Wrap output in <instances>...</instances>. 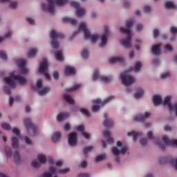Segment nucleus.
<instances>
[{
  "label": "nucleus",
  "instance_id": "nucleus-21",
  "mask_svg": "<svg viewBox=\"0 0 177 177\" xmlns=\"http://www.w3.org/2000/svg\"><path fill=\"white\" fill-rule=\"evenodd\" d=\"M151 52L155 56H158L161 53V44H155L152 46Z\"/></svg>",
  "mask_w": 177,
  "mask_h": 177
},
{
  "label": "nucleus",
  "instance_id": "nucleus-17",
  "mask_svg": "<svg viewBox=\"0 0 177 177\" xmlns=\"http://www.w3.org/2000/svg\"><path fill=\"white\" fill-rule=\"evenodd\" d=\"M127 151H128L127 146L122 147V148L120 151L115 147H113L112 148V153L116 157H118V156H120V154H125V153H127Z\"/></svg>",
  "mask_w": 177,
  "mask_h": 177
},
{
  "label": "nucleus",
  "instance_id": "nucleus-42",
  "mask_svg": "<svg viewBox=\"0 0 177 177\" xmlns=\"http://www.w3.org/2000/svg\"><path fill=\"white\" fill-rule=\"evenodd\" d=\"M80 112L82 114L86 115V117H91V113H89V111L85 108H82Z\"/></svg>",
  "mask_w": 177,
  "mask_h": 177
},
{
  "label": "nucleus",
  "instance_id": "nucleus-54",
  "mask_svg": "<svg viewBox=\"0 0 177 177\" xmlns=\"http://www.w3.org/2000/svg\"><path fill=\"white\" fill-rule=\"evenodd\" d=\"M3 91L5 92V93H6V95H10L12 93V91H10V88L5 86L3 88Z\"/></svg>",
  "mask_w": 177,
  "mask_h": 177
},
{
  "label": "nucleus",
  "instance_id": "nucleus-1",
  "mask_svg": "<svg viewBox=\"0 0 177 177\" xmlns=\"http://www.w3.org/2000/svg\"><path fill=\"white\" fill-rule=\"evenodd\" d=\"M135 20L129 19L126 22V28L121 27L120 31L123 34H127V37L126 39H123L120 41L121 45L124 48H131V39H132V35L131 34V27L133 26Z\"/></svg>",
  "mask_w": 177,
  "mask_h": 177
},
{
  "label": "nucleus",
  "instance_id": "nucleus-34",
  "mask_svg": "<svg viewBox=\"0 0 177 177\" xmlns=\"http://www.w3.org/2000/svg\"><path fill=\"white\" fill-rule=\"evenodd\" d=\"M50 91V88L49 87H45L41 90H39L38 91V93L40 96H44V95H46V93H48V92H49Z\"/></svg>",
  "mask_w": 177,
  "mask_h": 177
},
{
  "label": "nucleus",
  "instance_id": "nucleus-48",
  "mask_svg": "<svg viewBox=\"0 0 177 177\" xmlns=\"http://www.w3.org/2000/svg\"><path fill=\"white\" fill-rule=\"evenodd\" d=\"M0 57L3 60H8V55H6L5 51H0Z\"/></svg>",
  "mask_w": 177,
  "mask_h": 177
},
{
  "label": "nucleus",
  "instance_id": "nucleus-50",
  "mask_svg": "<svg viewBox=\"0 0 177 177\" xmlns=\"http://www.w3.org/2000/svg\"><path fill=\"white\" fill-rule=\"evenodd\" d=\"M143 10L145 13H149L151 10V7L149 6H145L143 7Z\"/></svg>",
  "mask_w": 177,
  "mask_h": 177
},
{
  "label": "nucleus",
  "instance_id": "nucleus-15",
  "mask_svg": "<svg viewBox=\"0 0 177 177\" xmlns=\"http://www.w3.org/2000/svg\"><path fill=\"white\" fill-rule=\"evenodd\" d=\"M17 63L18 64V67L21 68L22 74H24L25 75L28 74V69L26 68V64H27V60L20 59L17 60Z\"/></svg>",
  "mask_w": 177,
  "mask_h": 177
},
{
  "label": "nucleus",
  "instance_id": "nucleus-31",
  "mask_svg": "<svg viewBox=\"0 0 177 177\" xmlns=\"http://www.w3.org/2000/svg\"><path fill=\"white\" fill-rule=\"evenodd\" d=\"M38 50L37 48H30L28 50V57H34L37 55Z\"/></svg>",
  "mask_w": 177,
  "mask_h": 177
},
{
  "label": "nucleus",
  "instance_id": "nucleus-39",
  "mask_svg": "<svg viewBox=\"0 0 177 177\" xmlns=\"http://www.w3.org/2000/svg\"><path fill=\"white\" fill-rule=\"evenodd\" d=\"M89 56V53L88 52V49L84 48L82 51V57L83 59H88Z\"/></svg>",
  "mask_w": 177,
  "mask_h": 177
},
{
  "label": "nucleus",
  "instance_id": "nucleus-53",
  "mask_svg": "<svg viewBox=\"0 0 177 177\" xmlns=\"http://www.w3.org/2000/svg\"><path fill=\"white\" fill-rule=\"evenodd\" d=\"M12 132L13 133H15V135H17V136H20V130H19V129L17 128H14L12 129Z\"/></svg>",
  "mask_w": 177,
  "mask_h": 177
},
{
  "label": "nucleus",
  "instance_id": "nucleus-27",
  "mask_svg": "<svg viewBox=\"0 0 177 177\" xmlns=\"http://www.w3.org/2000/svg\"><path fill=\"white\" fill-rule=\"evenodd\" d=\"M127 135L128 136H133V139L134 142H136V140H138V138H139V136H142V133L131 131V132L127 133Z\"/></svg>",
  "mask_w": 177,
  "mask_h": 177
},
{
  "label": "nucleus",
  "instance_id": "nucleus-8",
  "mask_svg": "<svg viewBox=\"0 0 177 177\" xmlns=\"http://www.w3.org/2000/svg\"><path fill=\"white\" fill-rule=\"evenodd\" d=\"M121 82L124 86H129L135 84V77L126 71L120 75Z\"/></svg>",
  "mask_w": 177,
  "mask_h": 177
},
{
  "label": "nucleus",
  "instance_id": "nucleus-55",
  "mask_svg": "<svg viewBox=\"0 0 177 177\" xmlns=\"http://www.w3.org/2000/svg\"><path fill=\"white\" fill-rule=\"evenodd\" d=\"M36 85L38 89H41V88H42V80H37Z\"/></svg>",
  "mask_w": 177,
  "mask_h": 177
},
{
  "label": "nucleus",
  "instance_id": "nucleus-57",
  "mask_svg": "<svg viewBox=\"0 0 177 177\" xmlns=\"http://www.w3.org/2000/svg\"><path fill=\"white\" fill-rule=\"evenodd\" d=\"M140 145L141 146H146L147 145V140L142 138L140 140Z\"/></svg>",
  "mask_w": 177,
  "mask_h": 177
},
{
  "label": "nucleus",
  "instance_id": "nucleus-40",
  "mask_svg": "<svg viewBox=\"0 0 177 177\" xmlns=\"http://www.w3.org/2000/svg\"><path fill=\"white\" fill-rule=\"evenodd\" d=\"M169 162L175 168L176 171H177V158L170 159Z\"/></svg>",
  "mask_w": 177,
  "mask_h": 177
},
{
  "label": "nucleus",
  "instance_id": "nucleus-43",
  "mask_svg": "<svg viewBox=\"0 0 177 177\" xmlns=\"http://www.w3.org/2000/svg\"><path fill=\"white\" fill-rule=\"evenodd\" d=\"M91 150H93V146L86 147L84 149V156H86V154H88V153L89 151H91Z\"/></svg>",
  "mask_w": 177,
  "mask_h": 177
},
{
  "label": "nucleus",
  "instance_id": "nucleus-10",
  "mask_svg": "<svg viewBox=\"0 0 177 177\" xmlns=\"http://www.w3.org/2000/svg\"><path fill=\"white\" fill-rule=\"evenodd\" d=\"M24 125L26 128L27 132H32L33 135H37V132L38 131V129L37 128V126H35L32 122H31V120L30 118H26L24 120Z\"/></svg>",
  "mask_w": 177,
  "mask_h": 177
},
{
  "label": "nucleus",
  "instance_id": "nucleus-62",
  "mask_svg": "<svg viewBox=\"0 0 177 177\" xmlns=\"http://www.w3.org/2000/svg\"><path fill=\"white\" fill-rule=\"evenodd\" d=\"M90 175L88 173H82L79 174L78 177H89Z\"/></svg>",
  "mask_w": 177,
  "mask_h": 177
},
{
  "label": "nucleus",
  "instance_id": "nucleus-47",
  "mask_svg": "<svg viewBox=\"0 0 177 177\" xmlns=\"http://www.w3.org/2000/svg\"><path fill=\"white\" fill-rule=\"evenodd\" d=\"M171 77V73H169V72H167L165 73H162L160 75V78L162 80H165L167 78H169Z\"/></svg>",
  "mask_w": 177,
  "mask_h": 177
},
{
  "label": "nucleus",
  "instance_id": "nucleus-6",
  "mask_svg": "<svg viewBox=\"0 0 177 177\" xmlns=\"http://www.w3.org/2000/svg\"><path fill=\"white\" fill-rule=\"evenodd\" d=\"M50 38L51 40V46L53 49H57L59 48V41L57 39H62L64 38V35L62 32H57L55 30H52L50 32Z\"/></svg>",
  "mask_w": 177,
  "mask_h": 177
},
{
  "label": "nucleus",
  "instance_id": "nucleus-16",
  "mask_svg": "<svg viewBox=\"0 0 177 177\" xmlns=\"http://www.w3.org/2000/svg\"><path fill=\"white\" fill-rule=\"evenodd\" d=\"M104 33L101 37V44H100V48H103L105 45H107V39L109 38V27L104 26Z\"/></svg>",
  "mask_w": 177,
  "mask_h": 177
},
{
  "label": "nucleus",
  "instance_id": "nucleus-44",
  "mask_svg": "<svg viewBox=\"0 0 177 177\" xmlns=\"http://www.w3.org/2000/svg\"><path fill=\"white\" fill-rule=\"evenodd\" d=\"M1 128L6 131H10L11 127L8 123H2Z\"/></svg>",
  "mask_w": 177,
  "mask_h": 177
},
{
  "label": "nucleus",
  "instance_id": "nucleus-58",
  "mask_svg": "<svg viewBox=\"0 0 177 177\" xmlns=\"http://www.w3.org/2000/svg\"><path fill=\"white\" fill-rule=\"evenodd\" d=\"M26 21H28L29 24H31L32 26H34V24L35 23L34 19H32L31 18H26Z\"/></svg>",
  "mask_w": 177,
  "mask_h": 177
},
{
  "label": "nucleus",
  "instance_id": "nucleus-22",
  "mask_svg": "<svg viewBox=\"0 0 177 177\" xmlns=\"http://www.w3.org/2000/svg\"><path fill=\"white\" fill-rule=\"evenodd\" d=\"M104 118H105L104 121V126L105 128H111L114 125V122L111 119H107V114H104Z\"/></svg>",
  "mask_w": 177,
  "mask_h": 177
},
{
  "label": "nucleus",
  "instance_id": "nucleus-51",
  "mask_svg": "<svg viewBox=\"0 0 177 177\" xmlns=\"http://www.w3.org/2000/svg\"><path fill=\"white\" fill-rule=\"evenodd\" d=\"M67 172H70V168H66L64 169H59L58 171V174H67Z\"/></svg>",
  "mask_w": 177,
  "mask_h": 177
},
{
  "label": "nucleus",
  "instance_id": "nucleus-26",
  "mask_svg": "<svg viewBox=\"0 0 177 177\" xmlns=\"http://www.w3.org/2000/svg\"><path fill=\"white\" fill-rule=\"evenodd\" d=\"M68 115H69L68 113H64V112L60 113L57 116V120L59 122H62V121H64V120H66L68 117Z\"/></svg>",
  "mask_w": 177,
  "mask_h": 177
},
{
  "label": "nucleus",
  "instance_id": "nucleus-35",
  "mask_svg": "<svg viewBox=\"0 0 177 177\" xmlns=\"http://www.w3.org/2000/svg\"><path fill=\"white\" fill-rule=\"evenodd\" d=\"M12 145L13 149H17L19 147V140L16 137L12 138Z\"/></svg>",
  "mask_w": 177,
  "mask_h": 177
},
{
  "label": "nucleus",
  "instance_id": "nucleus-2",
  "mask_svg": "<svg viewBox=\"0 0 177 177\" xmlns=\"http://www.w3.org/2000/svg\"><path fill=\"white\" fill-rule=\"evenodd\" d=\"M171 96L167 95L165 97L164 101L160 95H155L153 96V102L154 106H160V104H163V106H168L169 111H176V115L177 117V104H171Z\"/></svg>",
  "mask_w": 177,
  "mask_h": 177
},
{
  "label": "nucleus",
  "instance_id": "nucleus-29",
  "mask_svg": "<svg viewBox=\"0 0 177 177\" xmlns=\"http://www.w3.org/2000/svg\"><path fill=\"white\" fill-rule=\"evenodd\" d=\"M55 59L58 62H63V60H64V57H63V52L60 50L56 51L55 53Z\"/></svg>",
  "mask_w": 177,
  "mask_h": 177
},
{
  "label": "nucleus",
  "instance_id": "nucleus-4",
  "mask_svg": "<svg viewBox=\"0 0 177 177\" xmlns=\"http://www.w3.org/2000/svg\"><path fill=\"white\" fill-rule=\"evenodd\" d=\"M6 84L9 85L10 88H16L17 82L20 85H26L27 80L21 75H15V73L10 74L9 77L4 78Z\"/></svg>",
  "mask_w": 177,
  "mask_h": 177
},
{
  "label": "nucleus",
  "instance_id": "nucleus-9",
  "mask_svg": "<svg viewBox=\"0 0 177 177\" xmlns=\"http://www.w3.org/2000/svg\"><path fill=\"white\" fill-rule=\"evenodd\" d=\"M48 59H44L42 62L39 64V72L40 74H44L46 80H50V75L48 73Z\"/></svg>",
  "mask_w": 177,
  "mask_h": 177
},
{
  "label": "nucleus",
  "instance_id": "nucleus-28",
  "mask_svg": "<svg viewBox=\"0 0 177 177\" xmlns=\"http://www.w3.org/2000/svg\"><path fill=\"white\" fill-rule=\"evenodd\" d=\"M62 21H64V23H69L73 26H75V24H77V19L67 17L62 18Z\"/></svg>",
  "mask_w": 177,
  "mask_h": 177
},
{
  "label": "nucleus",
  "instance_id": "nucleus-7",
  "mask_svg": "<svg viewBox=\"0 0 177 177\" xmlns=\"http://www.w3.org/2000/svg\"><path fill=\"white\" fill-rule=\"evenodd\" d=\"M114 99H115V97L112 95L106 98L105 100H104V102H102L100 99L94 100L93 101V103H94V104H98V105H94L91 107V110L93 113H97V111H99L100 106L103 107L104 104H107V103L111 102V100Z\"/></svg>",
  "mask_w": 177,
  "mask_h": 177
},
{
  "label": "nucleus",
  "instance_id": "nucleus-36",
  "mask_svg": "<svg viewBox=\"0 0 177 177\" xmlns=\"http://www.w3.org/2000/svg\"><path fill=\"white\" fill-rule=\"evenodd\" d=\"M64 99L67 102V103H69V104H74V100H73L71 96L68 95H64Z\"/></svg>",
  "mask_w": 177,
  "mask_h": 177
},
{
  "label": "nucleus",
  "instance_id": "nucleus-24",
  "mask_svg": "<svg viewBox=\"0 0 177 177\" xmlns=\"http://www.w3.org/2000/svg\"><path fill=\"white\" fill-rule=\"evenodd\" d=\"M75 74V68L73 66L65 67V75H74Z\"/></svg>",
  "mask_w": 177,
  "mask_h": 177
},
{
  "label": "nucleus",
  "instance_id": "nucleus-13",
  "mask_svg": "<svg viewBox=\"0 0 177 177\" xmlns=\"http://www.w3.org/2000/svg\"><path fill=\"white\" fill-rule=\"evenodd\" d=\"M37 160H37H33L31 164L33 168H39V167H41V164H45V162H46V156L44 154H39L37 156Z\"/></svg>",
  "mask_w": 177,
  "mask_h": 177
},
{
  "label": "nucleus",
  "instance_id": "nucleus-30",
  "mask_svg": "<svg viewBox=\"0 0 177 177\" xmlns=\"http://www.w3.org/2000/svg\"><path fill=\"white\" fill-rule=\"evenodd\" d=\"M140 68H142V63H140V62H138L136 63L135 67L130 69V71H133L136 73H139L140 71Z\"/></svg>",
  "mask_w": 177,
  "mask_h": 177
},
{
  "label": "nucleus",
  "instance_id": "nucleus-60",
  "mask_svg": "<svg viewBox=\"0 0 177 177\" xmlns=\"http://www.w3.org/2000/svg\"><path fill=\"white\" fill-rule=\"evenodd\" d=\"M159 34H160V31L158 30V29H155L153 30V37H154V38H157V37H158Z\"/></svg>",
  "mask_w": 177,
  "mask_h": 177
},
{
  "label": "nucleus",
  "instance_id": "nucleus-46",
  "mask_svg": "<svg viewBox=\"0 0 177 177\" xmlns=\"http://www.w3.org/2000/svg\"><path fill=\"white\" fill-rule=\"evenodd\" d=\"M55 3L59 6H63V5L67 3V0H55Z\"/></svg>",
  "mask_w": 177,
  "mask_h": 177
},
{
  "label": "nucleus",
  "instance_id": "nucleus-37",
  "mask_svg": "<svg viewBox=\"0 0 177 177\" xmlns=\"http://www.w3.org/2000/svg\"><path fill=\"white\" fill-rule=\"evenodd\" d=\"M165 6L167 9H175L176 8L172 1H166Z\"/></svg>",
  "mask_w": 177,
  "mask_h": 177
},
{
  "label": "nucleus",
  "instance_id": "nucleus-11",
  "mask_svg": "<svg viewBox=\"0 0 177 177\" xmlns=\"http://www.w3.org/2000/svg\"><path fill=\"white\" fill-rule=\"evenodd\" d=\"M48 5L46 3L41 4L43 10H46L48 13L53 15L55 13V1L54 0H46Z\"/></svg>",
  "mask_w": 177,
  "mask_h": 177
},
{
  "label": "nucleus",
  "instance_id": "nucleus-19",
  "mask_svg": "<svg viewBox=\"0 0 177 177\" xmlns=\"http://www.w3.org/2000/svg\"><path fill=\"white\" fill-rule=\"evenodd\" d=\"M56 174H57V169L53 167H50L49 171L44 172L42 177H57Z\"/></svg>",
  "mask_w": 177,
  "mask_h": 177
},
{
  "label": "nucleus",
  "instance_id": "nucleus-12",
  "mask_svg": "<svg viewBox=\"0 0 177 177\" xmlns=\"http://www.w3.org/2000/svg\"><path fill=\"white\" fill-rule=\"evenodd\" d=\"M71 5L73 8L76 9V15L77 17H82L85 15V8L80 6V3L75 1H71Z\"/></svg>",
  "mask_w": 177,
  "mask_h": 177
},
{
  "label": "nucleus",
  "instance_id": "nucleus-14",
  "mask_svg": "<svg viewBox=\"0 0 177 177\" xmlns=\"http://www.w3.org/2000/svg\"><path fill=\"white\" fill-rule=\"evenodd\" d=\"M96 80H100V81H103V82H110L112 78L111 77L107 76H100L99 74V71L95 70L93 75V81H96Z\"/></svg>",
  "mask_w": 177,
  "mask_h": 177
},
{
  "label": "nucleus",
  "instance_id": "nucleus-38",
  "mask_svg": "<svg viewBox=\"0 0 177 177\" xmlns=\"http://www.w3.org/2000/svg\"><path fill=\"white\" fill-rule=\"evenodd\" d=\"M79 88H81L80 84H77L73 86V87L68 88H66V91L67 92H74V91H77V89H78Z\"/></svg>",
  "mask_w": 177,
  "mask_h": 177
},
{
  "label": "nucleus",
  "instance_id": "nucleus-56",
  "mask_svg": "<svg viewBox=\"0 0 177 177\" xmlns=\"http://www.w3.org/2000/svg\"><path fill=\"white\" fill-rule=\"evenodd\" d=\"M165 49H166V50H168L169 52H172V46H171V44H167L166 46H165Z\"/></svg>",
  "mask_w": 177,
  "mask_h": 177
},
{
  "label": "nucleus",
  "instance_id": "nucleus-33",
  "mask_svg": "<svg viewBox=\"0 0 177 177\" xmlns=\"http://www.w3.org/2000/svg\"><path fill=\"white\" fill-rule=\"evenodd\" d=\"M143 93H145V91L143 89L140 88L135 94H134V97L135 99H140L142 96H143Z\"/></svg>",
  "mask_w": 177,
  "mask_h": 177
},
{
  "label": "nucleus",
  "instance_id": "nucleus-49",
  "mask_svg": "<svg viewBox=\"0 0 177 177\" xmlns=\"http://www.w3.org/2000/svg\"><path fill=\"white\" fill-rule=\"evenodd\" d=\"M14 157L16 162H19L21 158H20V153L19 152L16 151L14 153Z\"/></svg>",
  "mask_w": 177,
  "mask_h": 177
},
{
  "label": "nucleus",
  "instance_id": "nucleus-64",
  "mask_svg": "<svg viewBox=\"0 0 177 177\" xmlns=\"http://www.w3.org/2000/svg\"><path fill=\"white\" fill-rule=\"evenodd\" d=\"M104 136H105V138H110V131H104Z\"/></svg>",
  "mask_w": 177,
  "mask_h": 177
},
{
  "label": "nucleus",
  "instance_id": "nucleus-18",
  "mask_svg": "<svg viewBox=\"0 0 177 177\" xmlns=\"http://www.w3.org/2000/svg\"><path fill=\"white\" fill-rule=\"evenodd\" d=\"M68 143L69 146H77V133H69Z\"/></svg>",
  "mask_w": 177,
  "mask_h": 177
},
{
  "label": "nucleus",
  "instance_id": "nucleus-23",
  "mask_svg": "<svg viewBox=\"0 0 177 177\" xmlns=\"http://www.w3.org/2000/svg\"><path fill=\"white\" fill-rule=\"evenodd\" d=\"M76 129H77V132H81L82 136H84V138L86 139H89V138H90L89 133H85L84 131V129H85V128L84 127V125H79V126H77Z\"/></svg>",
  "mask_w": 177,
  "mask_h": 177
},
{
  "label": "nucleus",
  "instance_id": "nucleus-25",
  "mask_svg": "<svg viewBox=\"0 0 177 177\" xmlns=\"http://www.w3.org/2000/svg\"><path fill=\"white\" fill-rule=\"evenodd\" d=\"M109 63L114 64V63H124V58L121 57H111L109 59Z\"/></svg>",
  "mask_w": 177,
  "mask_h": 177
},
{
  "label": "nucleus",
  "instance_id": "nucleus-61",
  "mask_svg": "<svg viewBox=\"0 0 177 177\" xmlns=\"http://www.w3.org/2000/svg\"><path fill=\"white\" fill-rule=\"evenodd\" d=\"M170 31L171 34H177V28L173 26L170 28Z\"/></svg>",
  "mask_w": 177,
  "mask_h": 177
},
{
  "label": "nucleus",
  "instance_id": "nucleus-59",
  "mask_svg": "<svg viewBox=\"0 0 177 177\" xmlns=\"http://www.w3.org/2000/svg\"><path fill=\"white\" fill-rule=\"evenodd\" d=\"M24 140L26 145H32V142L31 141V140H30V138H28V137H25Z\"/></svg>",
  "mask_w": 177,
  "mask_h": 177
},
{
  "label": "nucleus",
  "instance_id": "nucleus-52",
  "mask_svg": "<svg viewBox=\"0 0 177 177\" xmlns=\"http://www.w3.org/2000/svg\"><path fill=\"white\" fill-rule=\"evenodd\" d=\"M10 8H11V9H16L17 8V2H10Z\"/></svg>",
  "mask_w": 177,
  "mask_h": 177
},
{
  "label": "nucleus",
  "instance_id": "nucleus-5",
  "mask_svg": "<svg viewBox=\"0 0 177 177\" xmlns=\"http://www.w3.org/2000/svg\"><path fill=\"white\" fill-rule=\"evenodd\" d=\"M79 31H84V39H91L93 44L96 43V41L99 39L98 35L91 34V32L86 28V24L85 23H81L79 25Z\"/></svg>",
  "mask_w": 177,
  "mask_h": 177
},
{
  "label": "nucleus",
  "instance_id": "nucleus-41",
  "mask_svg": "<svg viewBox=\"0 0 177 177\" xmlns=\"http://www.w3.org/2000/svg\"><path fill=\"white\" fill-rule=\"evenodd\" d=\"M5 153L8 158H10V157H12V149L10 147L5 148Z\"/></svg>",
  "mask_w": 177,
  "mask_h": 177
},
{
  "label": "nucleus",
  "instance_id": "nucleus-45",
  "mask_svg": "<svg viewBox=\"0 0 177 177\" xmlns=\"http://www.w3.org/2000/svg\"><path fill=\"white\" fill-rule=\"evenodd\" d=\"M106 158V155L102 154V155H99L95 158V161L96 162H99V161H103Z\"/></svg>",
  "mask_w": 177,
  "mask_h": 177
},
{
  "label": "nucleus",
  "instance_id": "nucleus-3",
  "mask_svg": "<svg viewBox=\"0 0 177 177\" xmlns=\"http://www.w3.org/2000/svg\"><path fill=\"white\" fill-rule=\"evenodd\" d=\"M148 139H151L153 140L154 143H156L161 150H165V146H177V140H171L167 136H165L162 137V140L165 142V144H160V140L154 138L153 136V132L149 131L147 133Z\"/></svg>",
  "mask_w": 177,
  "mask_h": 177
},
{
  "label": "nucleus",
  "instance_id": "nucleus-32",
  "mask_svg": "<svg viewBox=\"0 0 177 177\" xmlns=\"http://www.w3.org/2000/svg\"><path fill=\"white\" fill-rule=\"evenodd\" d=\"M60 138H62V133L56 132L52 137V140L54 143H56L58 140H59Z\"/></svg>",
  "mask_w": 177,
  "mask_h": 177
},
{
  "label": "nucleus",
  "instance_id": "nucleus-63",
  "mask_svg": "<svg viewBox=\"0 0 177 177\" xmlns=\"http://www.w3.org/2000/svg\"><path fill=\"white\" fill-rule=\"evenodd\" d=\"M53 77L55 80H59V72L57 71L54 72Z\"/></svg>",
  "mask_w": 177,
  "mask_h": 177
},
{
  "label": "nucleus",
  "instance_id": "nucleus-20",
  "mask_svg": "<svg viewBox=\"0 0 177 177\" xmlns=\"http://www.w3.org/2000/svg\"><path fill=\"white\" fill-rule=\"evenodd\" d=\"M151 114L149 112H146L145 115H138L133 117L134 121H139L140 122H143L146 118H149Z\"/></svg>",
  "mask_w": 177,
  "mask_h": 177
}]
</instances>
